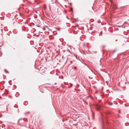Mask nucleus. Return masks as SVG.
<instances>
[{"label": "nucleus", "mask_w": 129, "mask_h": 129, "mask_svg": "<svg viewBox=\"0 0 129 129\" xmlns=\"http://www.w3.org/2000/svg\"><path fill=\"white\" fill-rule=\"evenodd\" d=\"M96 108L98 110H99L100 107V106L98 105V104L96 105Z\"/></svg>", "instance_id": "nucleus-1"}, {"label": "nucleus", "mask_w": 129, "mask_h": 129, "mask_svg": "<svg viewBox=\"0 0 129 129\" xmlns=\"http://www.w3.org/2000/svg\"><path fill=\"white\" fill-rule=\"evenodd\" d=\"M109 104L110 105H111L113 104V103H112L110 102H109Z\"/></svg>", "instance_id": "nucleus-2"}, {"label": "nucleus", "mask_w": 129, "mask_h": 129, "mask_svg": "<svg viewBox=\"0 0 129 129\" xmlns=\"http://www.w3.org/2000/svg\"><path fill=\"white\" fill-rule=\"evenodd\" d=\"M110 1L111 3H112V0H110Z\"/></svg>", "instance_id": "nucleus-3"}, {"label": "nucleus", "mask_w": 129, "mask_h": 129, "mask_svg": "<svg viewBox=\"0 0 129 129\" xmlns=\"http://www.w3.org/2000/svg\"><path fill=\"white\" fill-rule=\"evenodd\" d=\"M71 9L72 10V9H73L72 8H71Z\"/></svg>", "instance_id": "nucleus-4"}, {"label": "nucleus", "mask_w": 129, "mask_h": 129, "mask_svg": "<svg viewBox=\"0 0 129 129\" xmlns=\"http://www.w3.org/2000/svg\"><path fill=\"white\" fill-rule=\"evenodd\" d=\"M74 68H75V69H76V67H74Z\"/></svg>", "instance_id": "nucleus-5"}, {"label": "nucleus", "mask_w": 129, "mask_h": 129, "mask_svg": "<svg viewBox=\"0 0 129 129\" xmlns=\"http://www.w3.org/2000/svg\"><path fill=\"white\" fill-rule=\"evenodd\" d=\"M46 28H48H48L47 26H46Z\"/></svg>", "instance_id": "nucleus-6"}]
</instances>
